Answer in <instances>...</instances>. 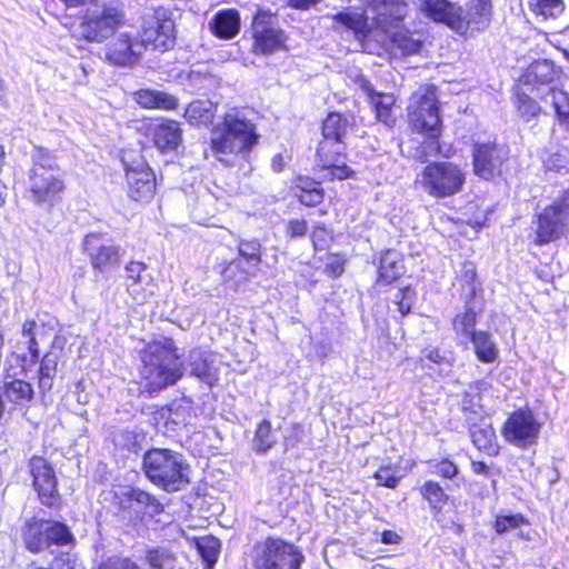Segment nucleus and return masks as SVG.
Here are the masks:
<instances>
[{
	"label": "nucleus",
	"instance_id": "1",
	"mask_svg": "<svg viewBox=\"0 0 569 569\" xmlns=\"http://www.w3.org/2000/svg\"><path fill=\"white\" fill-rule=\"evenodd\" d=\"M257 140L253 123L240 117L238 112H230L213 128L211 150L219 161L231 166L239 154H247Z\"/></svg>",
	"mask_w": 569,
	"mask_h": 569
},
{
	"label": "nucleus",
	"instance_id": "2",
	"mask_svg": "<svg viewBox=\"0 0 569 569\" xmlns=\"http://www.w3.org/2000/svg\"><path fill=\"white\" fill-rule=\"evenodd\" d=\"M353 117L331 112L322 123L323 140L319 143L317 154L319 164L330 171L332 178L346 179L352 170L343 162L342 153L348 136L352 132Z\"/></svg>",
	"mask_w": 569,
	"mask_h": 569
},
{
	"label": "nucleus",
	"instance_id": "3",
	"mask_svg": "<svg viewBox=\"0 0 569 569\" xmlns=\"http://www.w3.org/2000/svg\"><path fill=\"white\" fill-rule=\"evenodd\" d=\"M147 478L168 492H176L190 483V466L183 455L170 449L148 450L142 460Z\"/></svg>",
	"mask_w": 569,
	"mask_h": 569
},
{
	"label": "nucleus",
	"instance_id": "4",
	"mask_svg": "<svg viewBox=\"0 0 569 569\" xmlns=\"http://www.w3.org/2000/svg\"><path fill=\"white\" fill-rule=\"evenodd\" d=\"M182 376V366L172 340L153 342L142 356L141 377L150 392H157L176 383Z\"/></svg>",
	"mask_w": 569,
	"mask_h": 569
},
{
	"label": "nucleus",
	"instance_id": "5",
	"mask_svg": "<svg viewBox=\"0 0 569 569\" xmlns=\"http://www.w3.org/2000/svg\"><path fill=\"white\" fill-rule=\"evenodd\" d=\"M466 182L465 171L449 161L427 164L417 178L420 188L433 198H447L462 190Z\"/></svg>",
	"mask_w": 569,
	"mask_h": 569
},
{
	"label": "nucleus",
	"instance_id": "6",
	"mask_svg": "<svg viewBox=\"0 0 569 569\" xmlns=\"http://www.w3.org/2000/svg\"><path fill=\"white\" fill-rule=\"evenodd\" d=\"M124 22V11L118 0L96 3L88 9L80 24L81 36L91 42H102Z\"/></svg>",
	"mask_w": 569,
	"mask_h": 569
},
{
	"label": "nucleus",
	"instance_id": "7",
	"mask_svg": "<svg viewBox=\"0 0 569 569\" xmlns=\"http://www.w3.org/2000/svg\"><path fill=\"white\" fill-rule=\"evenodd\" d=\"M535 243L542 246L566 236L569 230V187L536 216Z\"/></svg>",
	"mask_w": 569,
	"mask_h": 569
},
{
	"label": "nucleus",
	"instance_id": "8",
	"mask_svg": "<svg viewBox=\"0 0 569 569\" xmlns=\"http://www.w3.org/2000/svg\"><path fill=\"white\" fill-rule=\"evenodd\" d=\"M409 121L413 130L435 139L440 133L439 107L433 86L420 87L409 104Z\"/></svg>",
	"mask_w": 569,
	"mask_h": 569
},
{
	"label": "nucleus",
	"instance_id": "9",
	"mask_svg": "<svg viewBox=\"0 0 569 569\" xmlns=\"http://www.w3.org/2000/svg\"><path fill=\"white\" fill-rule=\"evenodd\" d=\"M303 559L298 547L281 538L268 537L256 547L258 569H300Z\"/></svg>",
	"mask_w": 569,
	"mask_h": 569
},
{
	"label": "nucleus",
	"instance_id": "10",
	"mask_svg": "<svg viewBox=\"0 0 569 569\" xmlns=\"http://www.w3.org/2000/svg\"><path fill=\"white\" fill-rule=\"evenodd\" d=\"M540 423L528 409L512 412L502 427V436L512 446L525 449L537 442Z\"/></svg>",
	"mask_w": 569,
	"mask_h": 569
},
{
	"label": "nucleus",
	"instance_id": "11",
	"mask_svg": "<svg viewBox=\"0 0 569 569\" xmlns=\"http://www.w3.org/2000/svg\"><path fill=\"white\" fill-rule=\"evenodd\" d=\"M509 149L495 142L476 143L472 149L473 172L486 180L501 173V167L508 159Z\"/></svg>",
	"mask_w": 569,
	"mask_h": 569
},
{
	"label": "nucleus",
	"instance_id": "12",
	"mask_svg": "<svg viewBox=\"0 0 569 569\" xmlns=\"http://www.w3.org/2000/svg\"><path fill=\"white\" fill-rule=\"evenodd\" d=\"M128 186V196L134 201L148 202L156 192V176L151 168L139 160L128 163L122 160Z\"/></svg>",
	"mask_w": 569,
	"mask_h": 569
},
{
	"label": "nucleus",
	"instance_id": "13",
	"mask_svg": "<svg viewBox=\"0 0 569 569\" xmlns=\"http://www.w3.org/2000/svg\"><path fill=\"white\" fill-rule=\"evenodd\" d=\"M253 48L256 52L272 53L284 46L283 31L277 27L273 16L259 11L252 21Z\"/></svg>",
	"mask_w": 569,
	"mask_h": 569
},
{
	"label": "nucleus",
	"instance_id": "14",
	"mask_svg": "<svg viewBox=\"0 0 569 569\" xmlns=\"http://www.w3.org/2000/svg\"><path fill=\"white\" fill-rule=\"evenodd\" d=\"M83 250L94 270L104 272L119 264L124 251L100 233H89L83 240Z\"/></svg>",
	"mask_w": 569,
	"mask_h": 569
},
{
	"label": "nucleus",
	"instance_id": "15",
	"mask_svg": "<svg viewBox=\"0 0 569 569\" xmlns=\"http://www.w3.org/2000/svg\"><path fill=\"white\" fill-rule=\"evenodd\" d=\"M173 30L172 20H161L156 14H150L143 20L141 40L138 42L142 44V49L166 51L174 44Z\"/></svg>",
	"mask_w": 569,
	"mask_h": 569
},
{
	"label": "nucleus",
	"instance_id": "16",
	"mask_svg": "<svg viewBox=\"0 0 569 569\" xmlns=\"http://www.w3.org/2000/svg\"><path fill=\"white\" fill-rule=\"evenodd\" d=\"M124 271L127 292L137 303H146L154 295L153 279L147 272V266L143 262L130 261Z\"/></svg>",
	"mask_w": 569,
	"mask_h": 569
},
{
	"label": "nucleus",
	"instance_id": "17",
	"mask_svg": "<svg viewBox=\"0 0 569 569\" xmlns=\"http://www.w3.org/2000/svg\"><path fill=\"white\" fill-rule=\"evenodd\" d=\"M492 7L490 0H471L466 9L459 7L456 31L466 33L468 30L482 31L491 21Z\"/></svg>",
	"mask_w": 569,
	"mask_h": 569
},
{
	"label": "nucleus",
	"instance_id": "18",
	"mask_svg": "<svg viewBox=\"0 0 569 569\" xmlns=\"http://www.w3.org/2000/svg\"><path fill=\"white\" fill-rule=\"evenodd\" d=\"M366 9L372 14L376 24L385 32L396 27L407 14L403 0H363Z\"/></svg>",
	"mask_w": 569,
	"mask_h": 569
},
{
	"label": "nucleus",
	"instance_id": "19",
	"mask_svg": "<svg viewBox=\"0 0 569 569\" xmlns=\"http://www.w3.org/2000/svg\"><path fill=\"white\" fill-rule=\"evenodd\" d=\"M143 128L151 131L153 144L161 152L176 151L182 141L180 123L174 120H150L142 123Z\"/></svg>",
	"mask_w": 569,
	"mask_h": 569
},
{
	"label": "nucleus",
	"instance_id": "20",
	"mask_svg": "<svg viewBox=\"0 0 569 569\" xmlns=\"http://www.w3.org/2000/svg\"><path fill=\"white\" fill-rule=\"evenodd\" d=\"M63 189V181L51 172L30 173V192L37 204L47 203L51 207Z\"/></svg>",
	"mask_w": 569,
	"mask_h": 569
},
{
	"label": "nucleus",
	"instance_id": "21",
	"mask_svg": "<svg viewBox=\"0 0 569 569\" xmlns=\"http://www.w3.org/2000/svg\"><path fill=\"white\" fill-rule=\"evenodd\" d=\"M142 53V44L132 39L127 33H119L107 47L106 59L120 67L133 64Z\"/></svg>",
	"mask_w": 569,
	"mask_h": 569
},
{
	"label": "nucleus",
	"instance_id": "22",
	"mask_svg": "<svg viewBox=\"0 0 569 569\" xmlns=\"http://www.w3.org/2000/svg\"><path fill=\"white\" fill-rule=\"evenodd\" d=\"M240 13L236 9L218 11L209 21V30L213 36L222 40L233 39L240 31Z\"/></svg>",
	"mask_w": 569,
	"mask_h": 569
},
{
	"label": "nucleus",
	"instance_id": "23",
	"mask_svg": "<svg viewBox=\"0 0 569 569\" xmlns=\"http://www.w3.org/2000/svg\"><path fill=\"white\" fill-rule=\"evenodd\" d=\"M188 368L191 376L199 378L210 386L218 380L213 355L208 351L201 349L191 350L188 356Z\"/></svg>",
	"mask_w": 569,
	"mask_h": 569
},
{
	"label": "nucleus",
	"instance_id": "24",
	"mask_svg": "<svg viewBox=\"0 0 569 569\" xmlns=\"http://www.w3.org/2000/svg\"><path fill=\"white\" fill-rule=\"evenodd\" d=\"M420 10L433 21L446 23L456 31L459 7L447 0H421Z\"/></svg>",
	"mask_w": 569,
	"mask_h": 569
},
{
	"label": "nucleus",
	"instance_id": "25",
	"mask_svg": "<svg viewBox=\"0 0 569 569\" xmlns=\"http://www.w3.org/2000/svg\"><path fill=\"white\" fill-rule=\"evenodd\" d=\"M33 486L42 498H52L56 492V476L50 466L41 458L31 460Z\"/></svg>",
	"mask_w": 569,
	"mask_h": 569
},
{
	"label": "nucleus",
	"instance_id": "26",
	"mask_svg": "<svg viewBox=\"0 0 569 569\" xmlns=\"http://www.w3.org/2000/svg\"><path fill=\"white\" fill-rule=\"evenodd\" d=\"M121 508L138 507L139 511L148 509L150 513H159L162 506L154 497L138 488H123L120 499Z\"/></svg>",
	"mask_w": 569,
	"mask_h": 569
},
{
	"label": "nucleus",
	"instance_id": "27",
	"mask_svg": "<svg viewBox=\"0 0 569 569\" xmlns=\"http://www.w3.org/2000/svg\"><path fill=\"white\" fill-rule=\"evenodd\" d=\"M134 101L146 109L173 110L178 100L172 94L163 91L140 89L133 93Z\"/></svg>",
	"mask_w": 569,
	"mask_h": 569
},
{
	"label": "nucleus",
	"instance_id": "28",
	"mask_svg": "<svg viewBox=\"0 0 569 569\" xmlns=\"http://www.w3.org/2000/svg\"><path fill=\"white\" fill-rule=\"evenodd\" d=\"M541 100L553 109L558 123L569 130V93L559 88H549L542 93Z\"/></svg>",
	"mask_w": 569,
	"mask_h": 569
},
{
	"label": "nucleus",
	"instance_id": "29",
	"mask_svg": "<svg viewBox=\"0 0 569 569\" xmlns=\"http://www.w3.org/2000/svg\"><path fill=\"white\" fill-rule=\"evenodd\" d=\"M405 273L402 256L392 249L386 250L380 259L379 281L386 284L393 282Z\"/></svg>",
	"mask_w": 569,
	"mask_h": 569
},
{
	"label": "nucleus",
	"instance_id": "30",
	"mask_svg": "<svg viewBox=\"0 0 569 569\" xmlns=\"http://www.w3.org/2000/svg\"><path fill=\"white\" fill-rule=\"evenodd\" d=\"M46 520L32 519L27 522L23 531V541L26 548L32 552L38 553L49 547L47 539Z\"/></svg>",
	"mask_w": 569,
	"mask_h": 569
},
{
	"label": "nucleus",
	"instance_id": "31",
	"mask_svg": "<svg viewBox=\"0 0 569 569\" xmlns=\"http://www.w3.org/2000/svg\"><path fill=\"white\" fill-rule=\"evenodd\" d=\"M470 340L473 345L475 353L480 361L491 363L497 360L499 351L490 333L481 330L472 332Z\"/></svg>",
	"mask_w": 569,
	"mask_h": 569
},
{
	"label": "nucleus",
	"instance_id": "32",
	"mask_svg": "<svg viewBox=\"0 0 569 569\" xmlns=\"http://www.w3.org/2000/svg\"><path fill=\"white\" fill-rule=\"evenodd\" d=\"M217 106L210 100H197L189 103L184 111V118L191 124H208L214 118Z\"/></svg>",
	"mask_w": 569,
	"mask_h": 569
},
{
	"label": "nucleus",
	"instance_id": "33",
	"mask_svg": "<svg viewBox=\"0 0 569 569\" xmlns=\"http://www.w3.org/2000/svg\"><path fill=\"white\" fill-rule=\"evenodd\" d=\"M3 393L10 402L21 407L28 406L34 395L32 386L21 379L6 381Z\"/></svg>",
	"mask_w": 569,
	"mask_h": 569
},
{
	"label": "nucleus",
	"instance_id": "34",
	"mask_svg": "<svg viewBox=\"0 0 569 569\" xmlns=\"http://www.w3.org/2000/svg\"><path fill=\"white\" fill-rule=\"evenodd\" d=\"M419 491L435 512H440L449 500V496L446 493L445 489L439 482L433 480L425 481L419 488Z\"/></svg>",
	"mask_w": 569,
	"mask_h": 569
},
{
	"label": "nucleus",
	"instance_id": "35",
	"mask_svg": "<svg viewBox=\"0 0 569 569\" xmlns=\"http://www.w3.org/2000/svg\"><path fill=\"white\" fill-rule=\"evenodd\" d=\"M558 71L553 63L549 60L542 59L532 62L526 74L527 81L532 83H550L557 77Z\"/></svg>",
	"mask_w": 569,
	"mask_h": 569
},
{
	"label": "nucleus",
	"instance_id": "36",
	"mask_svg": "<svg viewBox=\"0 0 569 569\" xmlns=\"http://www.w3.org/2000/svg\"><path fill=\"white\" fill-rule=\"evenodd\" d=\"M60 352L50 350L47 352L40 363L39 369V388L50 390L52 387V378L56 376Z\"/></svg>",
	"mask_w": 569,
	"mask_h": 569
},
{
	"label": "nucleus",
	"instance_id": "37",
	"mask_svg": "<svg viewBox=\"0 0 569 569\" xmlns=\"http://www.w3.org/2000/svg\"><path fill=\"white\" fill-rule=\"evenodd\" d=\"M146 561L151 569H173L176 567L174 555L164 547L147 550Z\"/></svg>",
	"mask_w": 569,
	"mask_h": 569
},
{
	"label": "nucleus",
	"instance_id": "38",
	"mask_svg": "<svg viewBox=\"0 0 569 569\" xmlns=\"http://www.w3.org/2000/svg\"><path fill=\"white\" fill-rule=\"evenodd\" d=\"M46 530H48L47 539L49 540V547L51 545L63 546L74 541L69 527L62 522L46 520Z\"/></svg>",
	"mask_w": 569,
	"mask_h": 569
},
{
	"label": "nucleus",
	"instance_id": "39",
	"mask_svg": "<svg viewBox=\"0 0 569 569\" xmlns=\"http://www.w3.org/2000/svg\"><path fill=\"white\" fill-rule=\"evenodd\" d=\"M529 8L536 16L548 19L560 16L565 6L562 0H529Z\"/></svg>",
	"mask_w": 569,
	"mask_h": 569
},
{
	"label": "nucleus",
	"instance_id": "40",
	"mask_svg": "<svg viewBox=\"0 0 569 569\" xmlns=\"http://www.w3.org/2000/svg\"><path fill=\"white\" fill-rule=\"evenodd\" d=\"M274 443L276 439L272 436L271 423L268 420H263L261 423H259L256 430V435L252 440V448L256 452L264 453Z\"/></svg>",
	"mask_w": 569,
	"mask_h": 569
},
{
	"label": "nucleus",
	"instance_id": "41",
	"mask_svg": "<svg viewBox=\"0 0 569 569\" xmlns=\"http://www.w3.org/2000/svg\"><path fill=\"white\" fill-rule=\"evenodd\" d=\"M372 103L376 109V117L387 126H392L395 119L391 114V107L395 102L392 96L377 93L372 96Z\"/></svg>",
	"mask_w": 569,
	"mask_h": 569
},
{
	"label": "nucleus",
	"instance_id": "42",
	"mask_svg": "<svg viewBox=\"0 0 569 569\" xmlns=\"http://www.w3.org/2000/svg\"><path fill=\"white\" fill-rule=\"evenodd\" d=\"M391 40L402 56L416 54L422 47L420 40L415 39L410 33L403 31L393 33Z\"/></svg>",
	"mask_w": 569,
	"mask_h": 569
},
{
	"label": "nucleus",
	"instance_id": "43",
	"mask_svg": "<svg viewBox=\"0 0 569 569\" xmlns=\"http://www.w3.org/2000/svg\"><path fill=\"white\" fill-rule=\"evenodd\" d=\"M33 167L30 171L51 172L58 168L54 157L43 148H36L31 154Z\"/></svg>",
	"mask_w": 569,
	"mask_h": 569
},
{
	"label": "nucleus",
	"instance_id": "44",
	"mask_svg": "<svg viewBox=\"0 0 569 569\" xmlns=\"http://www.w3.org/2000/svg\"><path fill=\"white\" fill-rule=\"evenodd\" d=\"M238 250L250 267L257 268L261 262V244L258 240H241Z\"/></svg>",
	"mask_w": 569,
	"mask_h": 569
},
{
	"label": "nucleus",
	"instance_id": "45",
	"mask_svg": "<svg viewBox=\"0 0 569 569\" xmlns=\"http://www.w3.org/2000/svg\"><path fill=\"white\" fill-rule=\"evenodd\" d=\"M477 322L476 312L471 308H467L463 313L457 315L453 320V329L458 335H463L471 338L472 332Z\"/></svg>",
	"mask_w": 569,
	"mask_h": 569
},
{
	"label": "nucleus",
	"instance_id": "46",
	"mask_svg": "<svg viewBox=\"0 0 569 569\" xmlns=\"http://www.w3.org/2000/svg\"><path fill=\"white\" fill-rule=\"evenodd\" d=\"M97 569H140V566L130 557L112 555L102 559Z\"/></svg>",
	"mask_w": 569,
	"mask_h": 569
},
{
	"label": "nucleus",
	"instance_id": "47",
	"mask_svg": "<svg viewBox=\"0 0 569 569\" xmlns=\"http://www.w3.org/2000/svg\"><path fill=\"white\" fill-rule=\"evenodd\" d=\"M527 519L520 515H508V516H498L496 518L493 528L497 533H505L508 530L520 528L522 525H527Z\"/></svg>",
	"mask_w": 569,
	"mask_h": 569
},
{
	"label": "nucleus",
	"instance_id": "48",
	"mask_svg": "<svg viewBox=\"0 0 569 569\" xmlns=\"http://www.w3.org/2000/svg\"><path fill=\"white\" fill-rule=\"evenodd\" d=\"M517 110L526 121H530L539 113L540 107L533 99H531L527 94H518Z\"/></svg>",
	"mask_w": 569,
	"mask_h": 569
},
{
	"label": "nucleus",
	"instance_id": "49",
	"mask_svg": "<svg viewBox=\"0 0 569 569\" xmlns=\"http://www.w3.org/2000/svg\"><path fill=\"white\" fill-rule=\"evenodd\" d=\"M471 438L477 448L486 450L491 447L495 431L490 426L476 427L471 430Z\"/></svg>",
	"mask_w": 569,
	"mask_h": 569
},
{
	"label": "nucleus",
	"instance_id": "50",
	"mask_svg": "<svg viewBox=\"0 0 569 569\" xmlns=\"http://www.w3.org/2000/svg\"><path fill=\"white\" fill-rule=\"evenodd\" d=\"M428 465L430 466V471L432 473L438 475L445 479H452L458 475V467L449 459L430 460Z\"/></svg>",
	"mask_w": 569,
	"mask_h": 569
},
{
	"label": "nucleus",
	"instance_id": "51",
	"mask_svg": "<svg viewBox=\"0 0 569 569\" xmlns=\"http://www.w3.org/2000/svg\"><path fill=\"white\" fill-rule=\"evenodd\" d=\"M375 479L379 485L393 489L397 487L400 477L397 475V469L392 466L380 467L376 473Z\"/></svg>",
	"mask_w": 569,
	"mask_h": 569
},
{
	"label": "nucleus",
	"instance_id": "52",
	"mask_svg": "<svg viewBox=\"0 0 569 569\" xmlns=\"http://www.w3.org/2000/svg\"><path fill=\"white\" fill-rule=\"evenodd\" d=\"M198 549L208 563H214L219 553V541L216 538H206L198 541Z\"/></svg>",
	"mask_w": 569,
	"mask_h": 569
},
{
	"label": "nucleus",
	"instance_id": "53",
	"mask_svg": "<svg viewBox=\"0 0 569 569\" xmlns=\"http://www.w3.org/2000/svg\"><path fill=\"white\" fill-rule=\"evenodd\" d=\"M311 188H301V193L298 194L300 202L308 207L319 204L323 199V192L319 183L312 182Z\"/></svg>",
	"mask_w": 569,
	"mask_h": 569
},
{
	"label": "nucleus",
	"instance_id": "54",
	"mask_svg": "<svg viewBox=\"0 0 569 569\" xmlns=\"http://www.w3.org/2000/svg\"><path fill=\"white\" fill-rule=\"evenodd\" d=\"M488 383L485 380H477L469 385L468 389L465 392L463 405L467 407L477 406L478 402L476 399L479 397V393L486 390Z\"/></svg>",
	"mask_w": 569,
	"mask_h": 569
},
{
	"label": "nucleus",
	"instance_id": "55",
	"mask_svg": "<svg viewBox=\"0 0 569 569\" xmlns=\"http://www.w3.org/2000/svg\"><path fill=\"white\" fill-rule=\"evenodd\" d=\"M333 18L337 22L355 31H358L362 26L361 16L349 11L339 12Z\"/></svg>",
	"mask_w": 569,
	"mask_h": 569
},
{
	"label": "nucleus",
	"instance_id": "56",
	"mask_svg": "<svg viewBox=\"0 0 569 569\" xmlns=\"http://www.w3.org/2000/svg\"><path fill=\"white\" fill-rule=\"evenodd\" d=\"M411 292L412 290L409 287H406L403 289H400L395 297V300L398 305V310L402 316L408 315L411 310V302L407 301Z\"/></svg>",
	"mask_w": 569,
	"mask_h": 569
},
{
	"label": "nucleus",
	"instance_id": "57",
	"mask_svg": "<svg viewBox=\"0 0 569 569\" xmlns=\"http://www.w3.org/2000/svg\"><path fill=\"white\" fill-rule=\"evenodd\" d=\"M543 163H545L546 170L560 172L561 170L567 168L568 161L563 156H561L559 153H553V154H550L545 160Z\"/></svg>",
	"mask_w": 569,
	"mask_h": 569
},
{
	"label": "nucleus",
	"instance_id": "58",
	"mask_svg": "<svg viewBox=\"0 0 569 569\" xmlns=\"http://www.w3.org/2000/svg\"><path fill=\"white\" fill-rule=\"evenodd\" d=\"M308 231V224L306 220L293 219L288 222L287 234L290 238L303 237Z\"/></svg>",
	"mask_w": 569,
	"mask_h": 569
},
{
	"label": "nucleus",
	"instance_id": "59",
	"mask_svg": "<svg viewBox=\"0 0 569 569\" xmlns=\"http://www.w3.org/2000/svg\"><path fill=\"white\" fill-rule=\"evenodd\" d=\"M422 353H423L425 359H427L436 365H442V363L448 362L447 358L443 355H441V352L438 349H435V348L425 349L422 351Z\"/></svg>",
	"mask_w": 569,
	"mask_h": 569
},
{
	"label": "nucleus",
	"instance_id": "60",
	"mask_svg": "<svg viewBox=\"0 0 569 569\" xmlns=\"http://www.w3.org/2000/svg\"><path fill=\"white\" fill-rule=\"evenodd\" d=\"M401 540V537L392 530H385L381 533V541L386 545H396L399 543Z\"/></svg>",
	"mask_w": 569,
	"mask_h": 569
},
{
	"label": "nucleus",
	"instance_id": "61",
	"mask_svg": "<svg viewBox=\"0 0 569 569\" xmlns=\"http://www.w3.org/2000/svg\"><path fill=\"white\" fill-rule=\"evenodd\" d=\"M37 322L34 320H26L22 325V336L31 339L36 337Z\"/></svg>",
	"mask_w": 569,
	"mask_h": 569
},
{
	"label": "nucleus",
	"instance_id": "62",
	"mask_svg": "<svg viewBox=\"0 0 569 569\" xmlns=\"http://www.w3.org/2000/svg\"><path fill=\"white\" fill-rule=\"evenodd\" d=\"M28 350L30 352L32 362H37L39 360L40 351L36 337H31V339H28Z\"/></svg>",
	"mask_w": 569,
	"mask_h": 569
},
{
	"label": "nucleus",
	"instance_id": "63",
	"mask_svg": "<svg viewBox=\"0 0 569 569\" xmlns=\"http://www.w3.org/2000/svg\"><path fill=\"white\" fill-rule=\"evenodd\" d=\"M477 276L476 268L472 263H466L463 266V274L462 278L467 283H471L475 281Z\"/></svg>",
	"mask_w": 569,
	"mask_h": 569
},
{
	"label": "nucleus",
	"instance_id": "64",
	"mask_svg": "<svg viewBox=\"0 0 569 569\" xmlns=\"http://www.w3.org/2000/svg\"><path fill=\"white\" fill-rule=\"evenodd\" d=\"M326 271L333 277H339L343 272V266L338 260H335L326 264Z\"/></svg>",
	"mask_w": 569,
	"mask_h": 569
}]
</instances>
